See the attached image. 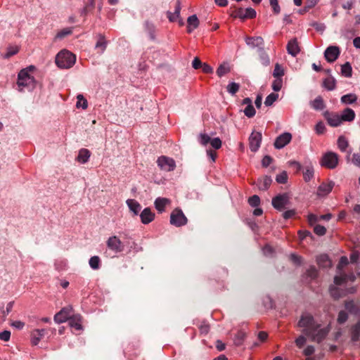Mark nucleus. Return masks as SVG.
Instances as JSON below:
<instances>
[{
	"label": "nucleus",
	"instance_id": "f257e3e1",
	"mask_svg": "<svg viewBox=\"0 0 360 360\" xmlns=\"http://www.w3.org/2000/svg\"><path fill=\"white\" fill-rule=\"evenodd\" d=\"M75 61V55L67 50L61 51L56 57V63L60 68H70Z\"/></svg>",
	"mask_w": 360,
	"mask_h": 360
},
{
	"label": "nucleus",
	"instance_id": "f03ea898",
	"mask_svg": "<svg viewBox=\"0 0 360 360\" xmlns=\"http://www.w3.org/2000/svg\"><path fill=\"white\" fill-rule=\"evenodd\" d=\"M330 327L320 328V324H317L311 330H309L308 333L305 335L307 336L311 341L317 343L321 342L326 339L330 332Z\"/></svg>",
	"mask_w": 360,
	"mask_h": 360
},
{
	"label": "nucleus",
	"instance_id": "7ed1b4c3",
	"mask_svg": "<svg viewBox=\"0 0 360 360\" xmlns=\"http://www.w3.org/2000/svg\"><path fill=\"white\" fill-rule=\"evenodd\" d=\"M18 85L20 88V91H22L25 87L29 89H32L35 87L36 81L34 77L28 73L27 69H23L18 73Z\"/></svg>",
	"mask_w": 360,
	"mask_h": 360
},
{
	"label": "nucleus",
	"instance_id": "20e7f679",
	"mask_svg": "<svg viewBox=\"0 0 360 360\" xmlns=\"http://www.w3.org/2000/svg\"><path fill=\"white\" fill-rule=\"evenodd\" d=\"M272 206L279 211H283L288 208L290 204V193L278 194L272 198Z\"/></svg>",
	"mask_w": 360,
	"mask_h": 360
},
{
	"label": "nucleus",
	"instance_id": "39448f33",
	"mask_svg": "<svg viewBox=\"0 0 360 360\" xmlns=\"http://www.w3.org/2000/svg\"><path fill=\"white\" fill-rule=\"evenodd\" d=\"M338 155L333 152H327L322 156L320 164L327 169H335L338 165Z\"/></svg>",
	"mask_w": 360,
	"mask_h": 360
},
{
	"label": "nucleus",
	"instance_id": "423d86ee",
	"mask_svg": "<svg viewBox=\"0 0 360 360\" xmlns=\"http://www.w3.org/2000/svg\"><path fill=\"white\" fill-rule=\"evenodd\" d=\"M318 323L315 322L314 317L309 313H303L298 321V326L303 328V332L306 335L309 330H311Z\"/></svg>",
	"mask_w": 360,
	"mask_h": 360
},
{
	"label": "nucleus",
	"instance_id": "0eeeda50",
	"mask_svg": "<svg viewBox=\"0 0 360 360\" xmlns=\"http://www.w3.org/2000/svg\"><path fill=\"white\" fill-rule=\"evenodd\" d=\"M188 219L183 213L182 210L179 208L174 209L170 215V224L180 227L187 224Z\"/></svg>",
	"mask_w": 360,
	"mask_h": 360
},
{
	"label": "nucleus",
	"instance_id": "6e6552de",
	"mask_svg": "<svg viewBox=\"0 0 360 360\" xmlns=\"http://www.w3.org/2000/svg\"><path fill=\"white\" fill-rule=\"evenodd\" d=\"M106 245L115 253H120L124 250V243L116 236H110L106 241Z\"/></svg>",
	"mask_w": 360,
	"mask_h": 360
},
{
	"label": "nucleus",
	"instance_id": "1a4fd4ad",
	"mask_svg": "<svg viewBox=\"0 0 360 360\" xmlns=\"http://www.w3.org/2000/svg\"><path fill=\"white\" fill-rule=\"evenodd\" d=\"M256 15L257 13L255 10L252 8H248L246 9L240 8L234 11L231 15L235 18H238L242 20H245L247 18H255L256 17Z\"/></svg>",
	"mask_w": 360,
	"mask_h": 360
},
{
	"label": "nucleus",
	"instance_id": "9d476101",
	"mask_svg": "<svg viewBox=\"0 0 360 360\" xmlns=\"http://www.w3.org/2000/svg\"><path fill=\"white\" fill-rule=\"evenodd\" d=\"M157 163L162 170L167 172L173 171L176 167L174 160L166 156L158 158Z\"/></svg>",
	"mask_w": 360,
	"mask_h": 360
},
{
	"label": "nucleus",
	"instance_id": "9b49d317",
	"mask_svg": "<svg viewBox=\"0 0 360 360\" xmlns=\"http://www.w3.org/2000/svg\"><path fill=\"white\" fill-rule=\"evenodd\" d=\"M181 9V2L179 0H177L175 3L174 13L167 11V16L170 22L178 21L179 25L180 26H183L184 25V22L183 19L180 18Z\"/></svg>",
	"mask_w": 360,
	"mask_h": 360
},
{
	"label": "nucleus",
	"instance_id": "f8f14e48",
	"mask_svg": "<svg viewBox=\"0 0 360 360\" xmlns=\"http://www.w3.org/2000/svg\"><path fill=\"white\" fill-rule=\"evenodd\" d=\"M72 311V307L70 306L63 307L60 311L54 316V321L57 323H62L67 320H70V315Z\"/></svg>",
	"mask_w": 360,
	"mask_h": 360
},
{
	"label": "nucleus",
	"instance_id": "ddd939ff",
	"mask_svg": "<svg viewBox=\"0 0 360 360\" xmlns=\"http://www.w3.org/2000/svg\"><path fill=\"white\" fill-rule=\"evenodd\" d=\"M262 142V134L258 131H253L249 137V146L252 152H256L260 147Z\"/></svg>",
	"mask_w": 360,
	"mask_h": 360
},
{
	"label": "nucleus",
	"instance_id": "4468645a",
	"mask_svg": "<svg viewBox=\"0 0 360 360\" xmlns=\"http://www.w3.org/2000/svg\"><path fill=\"white\" fill-rule=\"evenodd\" d=\"M291 139L292 134L290 133H283L276 139L274 143V147L277 149L283 148L290 142Z\"/></svg>",
	"mask_w": 360,
	"mask_h": 360
},
{
	"label": "nucleus",
	"instance_id": "2eb2a0df",
	"mask_svg": "<svg viewBox=\"0 0 360 360\" xmlns=\"http://www.w3.org/2000/svg\"><path fill=\"white\" fill-rule=\"evenodd\" d=\"M340 55V49L335 46H330L328 47L325 52L324 56L326 60L329 63L334 62Z\"/></svg>",
	"mask_w": 360,
	"mask_h": 360
},
{
	"label": "nucleus",
	"instance_id": "dca6fc26",
	"mask_svg": "<svg viewBox=\"0 0 360 360\" xmlns=\"http://www.w3.org/2000/svg\"><path fill=\"white\" fill-rule=\"evenodd\" d=\"M324 117L327 120L328 124L331 127H338L342 122L341 116L336 113H331L328 111H326L323 113Z\"/></svg>",
	"mask_w": 360,
	"mask_h": 360
},
{
	"label": "nucleus",
	"instance_id": "f3484780",
	"mask_svg": "<svg viewBox=\"0 0 360 360\" xmlns=\"http://www.w3.org/2000/svg\"><path fill=\"white\" fill-rule=\"evenodd\" d=\"M334 185L335 184L332 181L323 182L317 188V195L321 197L326 196L331 192Z\"/></svg>",
	"mask_w": 360,
	"mask_h": 360
},
{
	"label": "nucleus",
	"instance_id": "a211bd4d",
	"mask_svg": "<svg viewBox=\"0 0 360 360\" xmlns=\"http://www.w3.org/2000/svg\"><path fill=\"white\" fill-rule=\"evenodd\" d=\"M141 221L144 224H148L155 219V213L148 207L145 208L140 214Z\"/></svg>",
	"mask_w": 360,
	"mask_h": 360
},
{
	"label": "nucleus",
	"instance_id": "6ab92c4d",
	"mask_svg": "<svg viewBox=\"0 0 360 360\" xmlns=\"http://www.w3.org/2000/svg\"><path fill=\"white\" fill-rule=\"evenodd\" d=\"M44 329H35L31 333V342L34 345H37L39 344L40 340L44 336L45 334Z\"/></svg>",
	"mask_w": 360,
	"mask_h": 360
},
{
	"label": "nucleus",
	"instance_id": "aec40b11",
	"mask_svg": "<svg viewBox=\"0 0 360 360\" xmlns=\"http://www.w3.org/2000/svg\"><path fill=\"white\" fill-rule=\"evenodd\" d=\"M272 179L269 176L259 178L257 181V186L259 190L266 191L271 186Z\"/></svg>",
	"mask_w": 360,
	"mask_h": 360
},
{
	"label": "nucleus",
	"instance_id": "412c9836",
	"mask_svg": "<svg viewBox=\"0 0 360 360\" xmlns=\"http://www.w3.org/2000/svg\"><path fill=\"white\" fill-rule=\"evenodd\" d=\"M170 203V200L166 198H158L154 202L155 207L156 210L160 212H162L165 210L166 205H169Z\"/></svg>",
	"mask_w": 360,
	"mask_h": 360
},
{
	"label": "nucleus",
	"instance_id": "4be33fe9",
	"mask_svg": "<svg viewBox=\"0 0 360 360\" xmlns=\"http://www.w3.org/2000/svg\"><path fill=\"white\" fill-rule=\"evenodd\" d=\"M187 32L191 33L199 25V20L196 15H192L187 19Z\"/></svg>",
	"mask_w": 360,
	"mask_h": 360
},
{
	"label": "nucleus",
	"instance_id": "5701e85b",
	"mask_svg": "<svg viewBox=\"0 0 360 360\" xmlns=\"http://www.w3.org/2000/svg\"><path fill=\"white\" fill-rule=\"evenodd\" d=\"M318 265L322 268H328L332 265L331 261L327 255H320L316 258Z\"/></svg>",
	"mask_w": 360,
	"mask_h": 360
},
{
	"label": "nucleus",
	"instance_id": "b1692460",
	"mask_svg": "<svg viewBox=\"0 0 360 360\" xmlns=\"http://www.w3.org/2000/svg\"><path fill=\"white\" fill-rule=\"evenodd\" d=\"M340 116L342 122H352L355 118V112L352 109L347 108L342 111Z\"/></svg>",
	"mask_w": 360,
	"mask_h": 360
},
{
	"label": "nucleus",
	"instance_id": "393cba45",
	"mask_svg": "<svg viewBox=\"0 0 360 360\" xmlns=\"http://www.w3.org/2000/svg\"><path fill=\"white\" fill-rule=\"evenodd\" d=\"M91 155V153L88 149L82 148L79 151L77 160L80 163H86L88 162Z\"/></svg>",
	"mask_w": 360,
	"mask_h": 360
},
{
	"label": "nucleus",
	"instance_id": "a878e982",
	"mask_svg": "<svg viewBox=\"0 0 360 360\" xmlns=\"http://www.w3.org/2000/svg\"><path fill=\"white\" fill-rule=\"evenodd\" d=\"M127 204L129 210L135 215H137L139 213V212L141 209V206L136 200H135L134 199H129L127 200Z\"/></svg>",
	"mask_w": 360,
	"mask_h": 360
},
{
	"label": "nucleus",
	"instance_id": "bb28decb",
	"mask_svg": "<svg viewBox=\"0 0 360 360\" xmlns=\"http://www.w3.org/2000/svg\"><path fill=\"white\" fill-rule=\"evenodd\" d=\"M311 106L316 110H323L326 107L323 99L321 96H317L310 103Z\"/></svg>",
	"mask_w": 360,
	"mask_h": 360
},
{
	"label": "nucleus",
	"instance_id": "cd10ccee",
	"mask_svg": "<svg viewBox=\"0 0 360 360\" xmlns=\"http://www.w3.org/2000/svg\"><path fill=\"white\" fill-rule=\"evenodd\" d=\"M245 41L249 46H252L253 47L257 46L259 48L264 44V39L261 37H247L245 39Z\"/></svg>",
	"mask_w": 360,
	"mask_h": 360
},
{
	"label": "nucleus",
	"instance_id": "c85d7f7f",
	"mask_svg": "<svg viewBox=\"0 0 360 360\" xmlns=\"http://www.w3.org/2000/svg\"><path fill=\"white\" fill-rule=\"evenodd\" d=\"M323 86L328 91H333L335 89L336 80L333 77H328L323 80Z\"/></svg>",
	"mask_w": 360,
	"mask_h": 360
},
{
	"label": "nucleus",
	"instance_id": "c756f323",
	"mask_svg": "<svg viewBox=\"0 0 360 360\" xmlns=\"http://www.w3.org/2000/svg\"><path fill=\"white\" fill-rule=\"evenodd\" d=\"M302 173L304 181H309L314 177V170L313 167L311 165L307 166L303 170Z\"/></svg>",
	"mask_w": 360,
	"mask_h": 360
},
{
	"label": "nucleus",
	"instance_id": "7c9ffc66",
	"mask_svg": "<svg viewBox=\"0 0 360 360\" xmlns=\"http://www.w3.org/2000/svg\"><path fill=\"white\" fill-rule=\"evenodd\" d=\"M360 336V322L354 325L351 328V339L353 342L359 340Z\"/></svg>",
	"mask_w": 360,
	"mask_h": 360
},
{
	"label": "nucleus",
	"instance_id": "2f4dec72",
	"mask_svg": "<svg viewBox=\"0 0 360 360\" xmlns=\"http://www.w3.org/2000/svg\"><path fill=\"white\" fill-rule=\"evenodd\" d=\"M69 324L71 327L75 328L76 330H80L82 328L81 316L75 315L70 318Z\"/></svg>",
	"mask_w": 360,
	"mask_h": 360
},
{
	"label": "nucleus",
	"instance_id": "473e14b6",
	"mask_svg": "<svg viewBox=\"0 0 360 360\" xmlns=\"http://www.w3.org/2000/svg\"><path fill=\"white\" fill-rule=\"evenodd\" d=\"M357 101V96L354 94H348L341 97V102L344 104H352Z\"/></svg>",
	"mask_w": 360,
	"mask_h": 360
},
{
	"label": "nucleus",
	"instance_id": "72a5a7b5",
	"mask_svg": "<svg viewBox=\"0 0 360 360\" xmlns=\"http://www.w3.org/2000/svg\"><path fill=\"white\" fill-rule=\"evenodd\" d=\"M258 53L259 55V58L262 63L264 65H269L270 64V60L268 54L266 53L264 49L262 47H259L257 50Z\"/></svg>",
	"mask_w": 360,
	"mask_h": 360
},
{
	"label": "nucleus",
	"instance_id": "f704fd0d",
	"mask_svg": "<svg viewBox=\"0 0 360 360\" xmlns=\"http://www.w3.org/2000/svg\"><path fill=\"white\" fill-rule=\"evenodd\" d=\"M231 71V68L228 63H223L221 64L217 70V75L221 77L222 76L225 75L226 74L229 73Z\"/></svg>",
	"mask_w": 360,
	"mask_h": 360
},
{
	"label": "nucleus",
	"instance_id": "c9c22d12",
	"mask_svg": "<svg viewBox=\"0 0 360 360\" xmlns=\"http://www.w3.org/2000/svg\"><path fill=\"white\" fill-rule=\"evenodd\" d=\"M341 73L346 77H350L352 75V68L349 62L345 63L341 66Z\"/></svg>",
	"mask_w": 360,
	"mask_h": 360
},
{
	"label": "nucleus",
	"instance_id": "e433bc0d",
	"mask_svg": "<svg viewBox=\"0 0 360 360\" xmlns=\"http://www.w3.org/2000/svg\"><path fill=\"white\" fill-rule=\"evenodd\" d=\"M96 0H89L85 5L84 8L81 11L82 15H86L88 13L91 12L95 8Z\"/></svg>",
	"mask_w": 360,
	"mask_h": 360
},
{
	"label": "nucleus",
	"instance_id": "4c0bfd02",
	"mask_svg": "<svg viewBox=\"0 0 360 360\" xmlns=\"http://www.w3.org/2000/svg\"><path fill=\"white\" fill-rule=\"evenodd\" d=\"M338 148L342 151L345 152L347 147L349 146V143L347 139L345 136H340L338 139Z\"/></svg>",
	"mask_w": 360,
	"mask_h": 360
},
{
	"label": "nucleus",
	"instance_id": "58836bf2",
	"mask_svg": "<svg viewBox=\"0 0 360 360\" xmlns=\"http://www.w3.org/2000/svg\"><path fill=\"white\" fill-rule=\"evenodd\" d=\"M19 51L18 46H11L8 47L7 52L3 56L4 58H9L10 57L15 55Z\"/></svg>",
	"mask_w": 360,
	"mask_h": 360
},
{
	"label": "nucleus",
	"instance_id": "ea45409f",
	"mask_svg": "<svg viewBox=\"0 0 360 360\" xmlns=\"http://www.w3.org/2000/svg\"><path fill=\"white\" fill-rule=\"evenodd\" d=\"M284 68L278 63L275 65V68L273 72L274 77H281L284 75Z\"/></svg>",
	"mask_w": 360,
	"mask_h": 360
},
{
	"label": "nucleus",
	"instance_id": "a19ab883",
	"mask_svg": "<svg viewBox=\"0 0 360 360\" xmlns=\"http://www.w3.org/2000/svg\"><path fill=\"white\" fill-rule=\"evenodd\" d=\"M245 333L243 331H238L234 338V344L237 346H240L243 344L245 338Z\"/></svg>",
	"mask_w": 360,
	"mask_h": 360
},
{
	"label": "nucleus",
	"instance_id": "79ce46f5",
	"mask_svg": "<svg viewBox=\"0 0 360 360\" xmlns=\"http://www.w3.org/2000/svg\"><path fill=\"white\" fill-rule=\"evenodd\" d=\"M283 86V79L281 77H275L272 82L271 87L274 91H278L281 89Z\"/></svg>",
	"mask_w": 360,
	"mask_h": 360
},
{
	"label": "nucleus",
	"instance_id": "37998d69",
	"mask_svg": "<svg viewBox=\"0 0 360 360\" xmlns=\"http://www.w3.org/2000/svg\"><path fill=\"white\" fill-rule=\"evenodd\" d=\"M77 102L76 104L77 108H82V109H86L88 106L87 101L84 98L82 94H79L77 96Z\"/></svg>",
	"mask_w": 360,
	"mask_h": 360
},
{
	"label": "nucleus",
	"instance_id": "c03bdc74",
	"mask_svg": "<svg viewBox=\"0 0 360 360\" xmlns=\"http://www.w3.org/2000/svg\"><path fill=\"white\" fill-rule=\"evenodd\" d=\"M278 94L271 93L266 98L264 104L266 106H271L278 99Z\"/></svg>",
	"mask_w": 360,
	"mask_h": 360
},
{
	"label": "nucleus",
	"instance_id": "a18cd8bd",
	"mask_svg": "<svg viewBox=\"0 0 360 360\" xmlns=\"http://www.w3.org/2000/svg\"><path fill=\"white\" fill-rule=\"evenodd\" d=\"M240 85L236 82H231L226 87L227 91L232 95L236 94L238 91Z\"/></svg>",
	"mask_w": 360,
	"mask_h": 360
},
{
	"label": "nucleus",
	"instance_id": "49530a36",
	"mask_svg": "<svg viewBox=\"0 0 360 360\" xmlns=\"http://www.w3.org/2000/svg\"><path fill=\"white\" fill-rule=\"evenodd\" d=\"M89 265L93 269H98L100 266V258L98 256L91 257Z\"/></svg>",
	"mask_w": 360,
	"mask_h": 360
},
{
	"label": "nucleus",
	"instance_id": "de8ad7c7",
	"mask_svg": "<svg viewBox=\"0 0 360 360\" xmlns=\"http://www.w3.org/2000/svg\"><path fill=\"white\" fill-rule=\"evenodd\" d=\"M72 32V28H65L62 30L61 31L58 32L57 34L56 35V39H63L65 37L71 34Z\"/></svg>",
	"mask_w": 360,
	"mask_h": 360
},
{
	"label": "nucleus",
	"instance_id": "09e8293b",
	"mask_svg": "<svg viewBox=\"0 0 360 360\" xmlns=\"http://www.w3.org/2000/svg\"><path fill=\"white\" fill-rule=\"evenodd\" d=\"M288 180V174L285 171H283L281 173L277 174L276 181L278 184H285Z\"/></svg>",
	"mask_w": 360,
	"mask_h": 360
},
{
	"label": "nucleus",
	"instance_id": "8fccbe9b",
	"mask_svg": "<svg viewBox=\"0 0 360 360\" xmlns=\"http://www.w3.org/2000/svg\"><path fill=\"white\" fill-rule=\"evenodd\" d=\"M329 290L331 297L334 299H338L342 296L340 289L335 286H330Z\"/></svg>",
	"mask_w": 360,
	"mask_h": 360
},
{
	"label": "nucleus",
	"instance_id": "3c124183",
	"mask_svg": "<svg viewBox=\"0 0 360 360\" xmlns=\"http://www.w3.org/2000/svg\"><path fill=\"white\" fill-rule=\"evenodd\" d=\"M146 30L150 34L151 39H154V32H155V26L153 23L149 21H146L145 22Z\"/></svg>",
	"mask_w": 360,
	"mask_h": 360
},
{
	"label": "nucleus",
	"instance_id": "603ef678",
	"mask_svg": "<svg viewBox=\"0 0 360 360\" xmlns=\"http://www.w3.org/2000/svg\"><path fill=\"white\" fill-rule=\"evenodd\" d=\"M210 140L211 139L210 136L207 134H200L198 136V141L202 146H206L208 143H210Z\"/></svg>",
	"mask_w": 360,
	"mask_h": 360
},
{
	"label": "nucleus",
	"instance_id": "864d4df0",
	"mask_svg": "<svg viewBox=\"0 0 360 360\" xmlns=\"http://www.w3.org/2000/svg\"><path fill=\"white\" fill-rule=\"evenodd\" d=\"M243 112L248 117H252L255 115V110L252 104L246 106Z\"/></svg>",
	"mask_w": 360,
	"mask_h": 360
},
{
	"label": "nucleus",
	"instance_id": "5fc2aeb1",
	"mask_svg": "<svg viewBox=\"0 0 360 360\" xmlns=\"http://www.w3.org/2000/svg\"><path fill=\"white\" fill-rule=\"evenodd\" d=\"M314 232L316 235H318L319 236H322L326 234V229L323 226L316 224L314 227Z\"/></svg>",
	"mask_w": 360,
	"mask_h": 360
},
{
	"label": "nucleus",
	"instance_id": "6e6d98bb",
	"mask_svg": "<svg viewBox=\"0 0 360 360\" xmlns=\"http://www.w3.org/2000/svg\"><path fill=\"white\" fill-rule=\"evenodd\" d=\"M96 49H101V51L103 52L106 48V41L105 40L104 37L100 36L99 39L98 40L96 44Z\"/></svg>",
	"mask_w": 360,
	"mask_h": 360
},
{
	"label": "nucleus",
	"instance_id": "4d7b16f0",
	"mask_svg": "<svg viewBox=\"0 0 360 360\" xmlns=\"http://www.w3.org/2000/svg\"><path fill=\"white\" fill-rule=\"evenodd\" d=\"M199 329H200V331L202 334H207L210 331V324L205 321H203L201 324L199 326Z\"/></svg>",
	"mask_w": 360,
	"mask_h": 360
},
{
	"label": "nucleus",
	"instance_id": "13d9d810",
	"mask_svg": "<svg viewBox=\"0 0 360 360\" xmlns=\"http://www.w3.org/2000/svg\"><path fill=\"white\" fill-rule=\"evenodd\" d=\"M345 307L346 309L350 312H356L358 311V308L356 307L354 302L352 300L345 302Z\"/></svg>",
	"mask_w": 360,
	"mask_h": 360
},
{
	"label": "nucleus",
	"instance_id": "bf43d9fd",
	"mask_svg": "<svg viewBox=\"0 0 360 360\" xmlns=\"http://www.w3.org/2000/svg\"><path fill=\"white\" fill-rule=\"evenodd\" d=\"M248 202L252 207H257L260 203L259 197L257 195H254L249 198Z\"/></svg>",
	"mask_w": 360,
	"mask_h": 360
},
{
	"label": "nucleus",
	"instance_id": "052dcab7",
	"mask_svg": "<svg viewBox=\"0 0 360 360\" xmlns=\"http://www.w3.org/2000/svg\"><path fill=\"white\" fill-rule=\"evenodd\" d=\"M347 319H348L347 313L345 311H340L338 314L337 321H338V323L342 324L347 321Z\"/></svg>",
	"mask_w": 360,
	"mask_h": 360
},
{
	"label": "nucleus",
	"instance_id": "680f3d73",
	"mask_svg": "<svg viewBox=\"0 0 360 360\" xmlns=\"http://www.w3.org/2000/svg\"><path fill=\"white\" fill-rule=\"evenodd\" d=\"M347 279V276L346 274H343L341 276H336L334 278V283L337 285H340L343 283L346 282Z\"/></svg>",
	"mask_w": 360,
	"mask_h": 360
},
{
	"label": "nucleus",
	"instance_id": "e2e57ef3",
	"mask_svg": "<svg viewBox=\"0 0 360 360\" xmlns=\"http://www.w3.org/2000/svg\"><path fill=\"white\" fill-rule=\"evenodd\" d=\"M210 143L212 147L216 150L219 149L222 144L221 139L218 137L211 139Z\"/></svg>",
	"mask_w": 360,
	"mask_h": 360
},
{
	"label": "nucleus",
	"instance_id": "0e129e2a",
	"mask_svg": "<svg viewBox=\"0 0 360 360\" xmlns=\"http://www.w3.org/2000/svg\"><path fill=\"white\" fill-rule=\"evenodd\" d=\"M307 276L311 278H315L318 276L317 269L314 266H311L307 271Z\"/></svg>",
	"mask_w": 360,
	"mask_h": 360
},
{
	"label": "nucleus",
	"instance_id": "69168bd1",
	"mask_svg": "<svg viewBox=\"0 0 360 360\" xmlns=\"http://www.w3.org/2000/svg\"><path fill=\"white\" fill-rule=\"evenodd\" d=\"M316 132L318 134H322L326 130L325 125L323 122H319L315 126Z\"/></svg>",
	"mask_w": 360,
	"mask_h": 360
},
{
	"label": "nucleus",
	"instance_id": "338daca9",
	"mask_svg": "<svg viewBox=\"0 0 360 360\" xmlns=\"http://www.w3.org/2000/svg\"><path fill=\"white\" fill-rule=\"evenodd\" d=\"M310 225H315L319 221V217L314 214H309L307 217Z\"/></svg>",
	"mask_w": 360,
	"mask_h": 360
},
{
	"label": "nucleus",
	"instance_id": "774afa93",
	"mask_svg": "<svg viewBox=\"0 0 360 360\" xmlns=\"http://www.w3.org/2000/svg\"><path fill=\"white\" fill-rule=\"evenodd\" d=\"M349 263L348 259L345 256H342L340 257L339 263L338 264V269L341 270L345 266L347 265Z\"/></svg>",
	"mask_w": 360,
	"mask_h": 360
}]
</instances>
